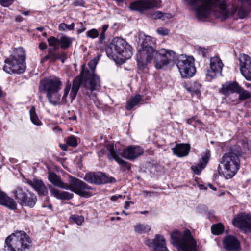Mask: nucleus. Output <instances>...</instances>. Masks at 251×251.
I'll return each instance as SVG.
<instances>
[{"label":"nucleus","instance_id":"1","mask_svg":"<svg viewBox=\"0 0 251 251\" xmlns=\"http://www.w3.org/2000/svg\"><path fill=\"white\" fill-rule=\"evenodd\" d=\"M98 60L97 58L91 60L88 63L90 70H85L83 69L80 75L74 79L69 95L71 102L75 99L81 86L83 93L89 97H91L94 91H98L100 89V78L94 72L98 63Z\"/></svg>","mask_w":251,"mask_h":251},{"label":"nucleus","instance_id":"2","mask_svg":"<svg viewBox=\"0 0 251 251\" xmlns=\"http://www.w3.org/2000/svg\"><path fill=\"white\" fill-rule=\"evenodd\" d=\"M62 85V82L59 78L50 76L40 81L39 90L41 92L46 93V97L51 104L57 105L60 103L61 101L64 103L67 102L68 94L72 89L71 84L68 83L64 87L61 98L59 91Z\"/></svg>","mask_w":251,"mask_h":251},{"label":"nucleus","instance_id":"3","mask_svg":"<svg viewBox=\"0 0 251 251\" xmlns=\"http://www.w3.org/2000/svg\"><path fill=\"white\" fill-rule=\"evenodd\" d=\"M49 179L53 185L62 189L70 190L81 196L89 197L92 195L90 192L92 187L78 178L70 177L69 184H67L61 181L55 173H50Z\"/></svg>","mask_w":251,"mask_h":251},{"label":"nucleus","instance_id":"4","mask_svg":"<svg viewBox=\"0 0 251 251\" xmlns=\"http://www.w3.org/2000/svg\"><path fill=\"white\" fill-rule=\"evenodd\" d=\"M25 59V53L22 48L13 50L10 56L4 60L3 70L10 74L24 73L26 68Z\"/></svg>","mask_w":251,"mask_h":251},{"label":"nucleus","instance_id":"5","mask_svg":"<svg viewBox=\"0 0 251 251\" xmlns=\"http://www.w3.org/2000/svg\"><path fill=\"white\" fill-rule=\"evenodd\" d=\"M108 151L107 155L109 160L114 159L120 164L124 165L126 161L121 157L132 160L141 156L143 153V149L139 146H130L123 150L116 149L113 144H108L106 146Z\"/></svg>","mask_w":251,"mask_h":251},{"label":"nucleus","instance_id":"6","mask_svg":"<svg viewBox=\"0 0 251 251\" xmlns=\"http://www.w3.org/2000/svg\"><path fill=\"white\" fill-rule=\"evenodd\" d=\"M141 47L137 53V61L138 64L144 67L152 60L155 50L152 47L156 43L154 38L144 34L139 35Z\"/></svg>","mask_w":251,"mask_h":251},{"label":"nucleus","instance_id":"7","mask_svg":"<svg viewBox=\"0 0 251 251\" xmlns=\"http://www.w3.org/2000/svg\"><path fill=\"white\" fill-rule=\"evenodd\" d=\"M240 167V160L238 155L233 152L225 153L222 157L220 164L218 167V172L226 179L234 176Z\"/></svg>","mask_w":251,"mask_h":251},{"label":"nucleus","instance_id":"8","mask_svg":"<svg viewBox=\"0 0 251 251\" xmlns=\"http://www.w3.org/2000/svg\"><path fill=\"white\" fill-rule=\"evenodd\" d=\"M105 50L107 56L113 59L119 56H122L124 59H128L133 54L131 46L126 40L120 37L113 38Z\"/></svg>","mask_w":251,"mask_h":251},{"label":"nucleus","instance_id":"9","mask_svg":"<svg viewBox=\"0 0 251 251\" xmlns=\"http://www.w3.org/2000/svg\"><path fill=\"white\" fill-rule=\"evenodd\" d=\"M171 242L179 251H195L196 242L190 231L186 229L183 232L175 230L171 233Z\"/></svg>","mask_w":251,"mask_h":251},{"label":"nucleus","instance_id":"10","mask_svg":"<svg viewBox=\"0 0 251 251\" xmlns=\"http://www.w3.org/2000/svg\"><path fill=\"white\" fill-rule=\"evenodd\" d=\"M31 243L29 236L24 231H16L5 240V248L8 251H23Z\"/></svg>","mask_w":251,"mask_h":251},{"label":"nucleus","instance_id":"11","mask_svg":"<svg viewBox=\"0 0 251 251\" xmlns=\"http://www.w3.org/2000/svg\"><path fill=\"white\" fill-rule=\"evenodd\" d=\"M219 0H183L192 10L196 11L199 18L208 16L210 11L216 6Z\"/></svg>","mask_w":251,"mask_h":251},{"label":"nucleus","instance_id":"12","mask_svg":"<svg viewBox=\"0 0 251 251\" xmlns=\"http://www.w3.org/2000/svg\"><path fill=\"white\" fill-rule=\"evenodd\" d=\"M176 65L183 77H192L196 72L194 58L192 56L180 55L177 58Z\"/></svg>","mask_w":251,"mask_h":251},{"label":"nucleus","instance_id":"13","mask_svg":"<svg viewBox=\"0 0 251 251\" xmlns=\"http://www.w3.org/2000/svg\"><path fill=\"white\" fill-rule=\"evenodd\" d=\"M155 66L157 69H161L164 66L174 63L176 58V53L170 50L161 49L155 51L153 58Z\"/></svg>","mask_w":251,"mask_h":251},{"label":"nucleus","instance_id":"14","mask_svg":"<svg viewBox=\"0 0 251 251\" xmlns=\"http://www.w3.org/2000/svg\"><path fill=\"white\" fill-rule=\"evenodd\" d=\"M84 179L89 183L96 184H102L115 181L112 177L100 172L87 173L84 177Z\"/></svg>","mask_w":251,"mask_h":251},{"label":"nucleus","instance_id":"15","mask_svg":"<svg viewBox=\"0 0 251 251\" xmlns=\"http://www.w3.org/2000/svg\"><path fill=\"white\" fill-rule=\"evenodd\" d=\"M210 69L207 70L206 76L209 80L214 78L217 75H222L223 64L217 56L211 57L210 60Z\"/></svg>","mask_w":251,"mask_h":251},{"label":"nucleus","instance_id":"16","mask_svg":"<svg viewBox=\"0 0 251 251\" xmlns=\"http://www.w3.org/2000/svg\"><path fill=\"white\" fill-rule=\"evenodd\" d=\"M232 223L245 231H251V214H239L233 219Z\"/></svg>","mask_w":251,"mask_h":251},{"label":"nucleus","instance_id":"17","mask_svg":"<svg viewBox=\"0 0 251 251\" xmlns=\"http://www.w3.org/2000/svg\"><path fill=\"white\" fill-rule=\"evenodd\" d=\"M238 60L242 75L246 79L251 80V58L248 55L243 54L240 55Z\"/></svg>","mask_w":251,"mask_h":251},{"label":"nucleus","instance_id":"18","mask_svg":"<svg viewBox=\"0 0 251 251\" xmlns=\"http://www.w3.org/2000/svg\"><path fill=\"white\" fill-rule=\"evenodd\" d=\"M145 244L153 248V251H169L166 246L164 237L160 234H156L153 240L147 239Z\"/></svg>","mask_w":251,"mask_h":251},{"label":"nucleus","instance_id":"19","mask_svg":"<svg viewBox=\"0 0 251 251\" xmlns=\"http://www.w3.org/2000/svg\"><path fill=\"white\" fill-rule=\"evenodd\" d=\"M219 12L218 16L223 19H226L229 15H233L237 10V8L233 5H227L226 2L222 1L218 3V6L217 8Z\"/></svg>","mask_w":251,"mask_h":251},{"label":"nucleus","instance_id":"20","mask_svg":"<svg viewBox=\"0 0 251 251\" xmlns=\"http://www.w3.org/2000/svg\"><path fill=\"white\" fill-rule=\"evenodd\" d=\"M154 4L149 0H141L132 2L130 3L129 8L133 11L143 12L144 10L151 8Z\"/></svg>","mask_w":251,"mask_h":251},{"label":"nucleus","instance_id":"21","mask_svg":"<svg viewBox=\"0 0 251 251\" xmlns=\"http://www.w3.org/2000/svg\"><path fill=\"white\" fill-rule=\"evenodd\" d=\"M27 183L34 188L39 195L46 196L48 194V189L42 180L34 178L27 180Z\"/></svg>","mask_w":251,"mask_h":251},{"label":"nucleus","instance_id":"22","mask_svg":"<svg viewBox=\"0 0 251 251\" xmlns=\"http://www.w3.org/2000/svg\"><path fill=\"white\" fill-rule=\"evenodd\" d=\"M224 247L229 251H239L240 246L239 241L234 236L228 235L223 240Z\"/></svg>","mask_w":251,"mask_h":251},{"label":"nucleus","instance_id":"23","mask_svg":"<svg viewBox=\"0 0 251 251\" xmlns=\"http://www.w3.org/2000/svg\"><path fill=\"white\" fill-rule=\"evenodd\" d=\"M0 204L3 205L11 210L17 208V203L15 200L9 197L7 195L0 190Z\"/></svg>","mask_w":251,"mask_h":251},{"label":"nucleus","instance_id":"24","mask_svg":"<svg viewBox=\"0 0 251 251\" xmlns=\"http://www.w3.org/2000/svg\"><path fill=\"white\" fill-rule=\"evenodd\" d=\"M240 90V87L238 83L234 82H228L223 84L222 88L220 89V92L227 96L230 93H237Z\"/></svg>","mask_w":251,"mask_h":251},{"label":"nucleus","instance_id":"25","mask_svg":"<svg viewBox=\"0 0 251 251\" xmlns=\"http://www.w3.org/2000/svg\"><path fill=\"white\" fill-rule=\"evenodd\" d=\"M172 149L175 155L178 157H183L189 154L190 146L188 144H177Z\"/></svg>","mask_w":251,"mask_h":251},{"label":"nucleus","instance_id":"26","mask_svg":"<svg viewBox=\"0 0 251 251\" xmlns=\"http://www.w3.org/2000/svg\"><path fill=\"white\" fill-rule=\"evenodd\" d=\"M50 191L51 195L53 196L57 199L62 200H70L73 197V194L67 192L61 191L58 189L53 188L51 185L49 186Z\"/></svg>","mask_w":251,"mask_h":251},{"label":"nucleus","instance_id":"27","mask_svg":"<svg viewBox=\"0 0 251 251\" xmlns=\"http://www.w3.org/2000/svg\"><path fill=\"white\" fill-rule=\"evenodd\" d=\"M210 156V154L209 151H206L205 153V154L202 156V161L199 162L196 165H193L191 167L192 170L196 174L199 175L201 172V171L205 168L209 161Z\"/></svg>","mask_w":251,"mask_h":251},{"label":"nucleus","instance_id":"28","mask_svg":"<svg viewBox=\"0 0 251 251\" xmlns=\"http://www.w3.org/2000/svg\"><path fill=\"white\" fill-rule=\"evenodd\" d=\"M13 193L18 202L21 205L29 192L25 187L18 186L13 191Z\"/></svg>","mask_w":251,"mask_h":251},{"label":"nucleus","instance_id":"29","mask_svg":"<svg viewBox=\"0 0 251 251\" xmlns=\"http://www.w3.org/2000/svg\"><path fill=\"white\" fill-rule=\"evenodd\" d=\"M37 202V198L33 193H28L21 204L22 206L33 207Z\"/></svg>","mask_w":251,"mask_h":251},{"label":"nucleus","instance_id":"30","mask_svg":"<svg viewBox=\"0 0 251 251\" xmlns=\"http://www.w3.org/2000/svg\"><path fill=\"white\" fill-rule=\"evenodd\" d=\"M133 227L135 232L138 234H143L151 230V228L148 225L140 223L137 224Z\"/></svg>","mask_w":251,"mask_h":251},{"label":"nucleus","instance_id":"31","mask_svg":"<svg viewBox=\"0 0 251 251\" xmlns=\"http://www.w3.org/2000/svg\"><path fill=\"white\" fill-rule=\"evenodd\" d=\"M142 97L140 95H137L134 97L131 98L127 102L126 108L127 110L131 109L134 106L138 104L141 101Z\"/></svg>","mask_w":251,"mask_h":251},{"label":"nucleus","instance_id":"32","mask_svg":"<svg viewBox=\"0 0 251 251\" xmlns=\"http://www.w3.org/2000/svg\"><path fill=\"white\" fill-rule=\"evenodd\" d=\"M72 40L70 37L66 36H62L59 39V45L64 49H67L72 44Z\"/></svg>","mask_w":251,"mask_h":251},{"label":"nucleus","instance_id":"33","mask_svg":"<svg viewBox=\"0 0 251 251\" xmlns=\"http://www.w3.org/2000/svg\"><path fill=\"white\" fill-rule=\"evenodd\" d=\"M30 119L32 122L35 125L40 126L41 122L39 119L35 111V108L32 106L30 110Z\"/></svg>","mask_w":251,"mask_h":251},{"label":"nucleus","instance_id":"34","mask_svg":"<svg viewBox=\"0 0 251 251\" xmlns=\"http://www.w3.org/2000/svg\"><path fill=\"white\" fill-rule=\"evenodd\" d=\"M201 87V85L199 83L195 82L188 90L192 95L195 94L199 96L200 95Z\"/></svg>","mask_w":251,"mask_h":251},{"label":"nucleus","instance_id":"35","mask_svg":"<svg viewBox=\"0 0 251 251\" xmlns=\"http://www.w3.org/2000/svg\"><path fill=\"white\" fill-rule=\"evenodd\" d=\"M211 231L213 234L220 235L224 231V226L221 224L214 225L211 226Z\"/></svg>","mask_w":251,"mask_h":251},{"label":"nucleus","instance_id":"36","mask_svg":"<svg viewBox=\"0 0 251 251\" xmlns=\"http://www.w3.org/2000/svg\"><path fill=\"white\" fill-rule=\"evenodd\" d=\"M70 220L71 222H75L77 225L80 226L84 222V217L78 215H72L70 217Z\"/></svg>","mask_w":251,"mask_h":251},{"label":"nucleus","instance_id":"37","mask_svg":"<svg viewBox=\"0 0 251 251\" xmlns=\"http://www.w3.org/2000/svg\"><path fill=\"white\" fill-rule=\"evenodd\" d=\"M66 142L68 146L75 147L77 145V138L74 135H71L67 137Z\"/></svg>","mask_w":251,"mask_h":251},{"label":"nucleus","instance_id":"38","mask_svg":"<svg viewBox=\"0 0 251 251\" xmlns=\"http://www.w3.org/2000/svg\"><path fill=\"white\" fill-rule=\"evenodd\" d=\"M237 93L239 94V98L241 100H244L251 97V94L249 92L243 90L241 87L240 91H237Z\"/></svg>","mask_w":251,"mask_h":251},{"label":"nucleus","instance_id":"39","mask_svg":"<svg viewBox=\"0 0 251 251\" xmlns=\"http://www.w3.org/2000/svg\"><path fill=\"white\" fill-rule=\"evenodd\" d=\"M99 35V31L95 28L92 29L91 30H88L86 33V36L88 38H90L92 39L96 38L98 37Z\"/></svg>","mask_w":251,"mask_h":251},{"label":"nucleus","instance_id":"40","mask_svg":"<svg viewBox=\"0 0 251 251\" xmlns=\"http://www.w3.org/2000/svg\"><path fill=\"white\" fill-rule=\"evenodd\" d=\"M74 24L72 23L71 25H67L65 23H61L59 25V29L60 31H64L66 30H71L74 28Z\"/></svg>","mask_w":251,"mask_h":251},{"label":"nucleus","instance_id":"41","mask_svg":"<svg viewBox=\"0 0 251 251\" xmlns=\"http://www.w3.org/2000/svg\"><path fill=\"white\" fill-rule=\"evenodd\" d=\"M49 46L53 47L56 49L59 45V40L56 39L54 37H50L48 39Z\"/></svg>","mask_w":251,"mask_h":251},{"label":"nucleus","instance_id":"42","mask_svg":"<svg viewBox=\"0 0 251 251\" xmlns=\"http://www.w3.org/2000/svg\"><path fill=\"white\" fill-rule=\"evenodd\" d=\"M195 50L200 54H201L202 57H204L208 52V49L207 48L201 47L200 46H197L195 47Z\"/></svg>","mask_w":251,"mask_h":251},{"label":"nucleus","instance_id":"43","mask_svg":"<svg viewBox=\"0 0 251 251\" xmlns=\"http://www.w3.org/2000/svg\"><path fill=\"white\" fill-rule=\"evenodd\" d=\"M169 31L168 29L164 27H159L156 30L157 33L161 36L167 35Z\"/></svg>","mask_w":251,"mask_h":251},{"label":"nucleus","instance_id":"44","mask_svg":"<svg viewBox=\"0 0 251 251\" xmlns=\"http://www.w3.org/2000/svg\"><path fill=\"white\" fill-rule=\"evenodd\" d=\"M238 15L240 18H244L247 14V11L243 7H240L238 11Z\"/></svg>","mask_w":251,"mask_h":251},{"label":"nucleus","instance_id":"45","mask_svg":"<svg viewBox=\"0 0 251 251\" xmlns=\"http://www.w3.org/2000/svg\"><path fill=\"white\" fill-rule=\"evenodd\" d=\"M13 1V0H0V4L4 7H7L11 5Z\"/></svg>","mask_w":251,"mask_h":251},{"label":"nucleus","instance_id":"46","mask_svg":"<svg viewBox=\"0 0 251 251\" xmlns=\"http://www.w3.org/2000/svg\"><path fill=\"white\" fill-rule=\"evenodd\" d=\"M163 17V14L160 11H156L152 14V18L154 19H160Z\"/></svg>","mask_w":251,"mask_h":251},{"label":"nucleus","instance_id":"47","mask_svg":"<svg viewBox=\"0 0 251 251\" xmlns=\"http://www.w3.org/2000/svg\"><path fill=\"white\" fill-rule=\"evenodd\" d=\"M106 150L104 149H102L98 151V155L99 157H101L105 153Z\"/></svg>","mask_w":251,"mask_h":251},{"label":"nucleus","instance_id":"48","mask_svg":"<svg viewBox=\"0 0 251 251\" xmlns=\"http://www.w3.org/2000/svg\"><path fill=\"white\" fill-rule=\"evenodd\" d=\"M80 24H81V26L78 29V30H77V32H78V34L84 32L86 29V28L85 27V26H84L82 24V23H81Z\"/></svg>","mask_w":251,"mask_h":251},{"label":"nucleus","instance_id":"49","mask_svg":"<svg viewBox=\"0 0 251 251\" xmlns=\"http://www.w3.org/2000/svg\"><path fill=\"white\" fill-rule=\"evenodd\" d=\"M122 196L121 195H116L112 196L111 198L112 201H115L117 200L119 198H121Z\"/></svg>","mask_w":251,"mask_h":251},{"label":"nucleus","instance_id":"50","mask_svg":"<svg viewBox=\"0 0 251 251\" xmlns=\"http://www.w3.org/2000/svg\"><path fill=\"white\" fill-rule=\"evenodd\" d=\"M39 48L41 50H44L47 48V45L44 43H41L39 44Z\"/></svg>","mask_w":251,"mask_h":251},{"label":"nucleus","instance_id":"51","mask_svg":"<svg viewBox=\"0 0 251 251\" xmlns=\"http://www.w3.org/2000/svg\"><path fill=\"white\" fill-rule=\"evenodd\" d=\"M131 203V201H126L125 203L124 208L126 209H128L130 206V204Z\"/></svg>","mask_w":251,"mask_h":251},{"label":"nucleus","instance_id":"52","mask_svg":"<svg viewBox=\"0 0 251 251\" xmlns=\"http://www.w3.org/2000/svg\"><path fill=\"white\" fill-rule=\"evenodd\" d=\"M105 39V33L101 32L100 34V42H101Z\"/></svg>","mask_w":251,"mask_h":251},{"label":"nucleus","instance_id":"53","mask_svg":"<svg viewBox=\"0 0 251 251\" xmlns=\"http://www.w3.org/2000/svg\"><path fill=\"white\" fill-rule=\"evenodd\" d=\"M108 27V25H103V26L102 27V32H101L105 33L106 32V31L107 30Z\"/></svg>","mask_w":251,"mask_h":251},{"label":"nucleus","instance_id":"54","mask_svg":"<svg viewBox=\"0 0 251 251\" xmlns=\"http://www.w3.org/2000/svg\"><path fill=\"white\" fill-rule=\"evenodd\" d=\"M76 5H83L84 2L82 0H77L75 2Z\"/></svg>","mask_w":251,"mask_h":251},{"label":"nucleus","instance_id":"55","mask_svg":"<svg viewBox=\"0 0 251 251\" xmlns=\"http://www.w3.org/2000/svg\"><path fill=\"white\" fill-rule=\"evenodd\" d=\"M194 120L195 119L194 118H190V119H188L186 120V122H187V124L190 125V124H191L193 123V122L194 121Z\"/></svg>","mask_w":251,"mask_h":251},{"label":"nucleus","instance_id":"56","mask_svg":"<svg viewBox=\"0 0 251 251\" xmlns=\"http://www.w3.org/2000/svg\"><path fill=\"white\" fill-rule=\"evenodd\" d=\"M199 187L200 188V189H207V186H205L203 184H201V185H199Z\"/></svg>","mask_w":251,"mask_h":251},{"label":"nucleus","instance_id":"57","mask_svg":"<svg viewBox=\"0 0 251 251\" xmlns=\"http://www.w3.org/2000/svg\"><path fill=\"white\" fill-rule=\"evenodd\" d=\"M60 147L62 148V149L63 151H66L67 150V146L65 144L63 145H60Z\"/></svg>","mask_w":251,"mask_h":251},{"label":"nucleus","instance_id":"58","mask_svg":"<svg viewBox=\"0 0 251 251\" xmlns=\"http://www.w3.org/2000/svg\"><path fill=\"white\" fill-rule=\"evenodd\" d=\"M207 187H209L211 189L214 191L216 190V188L211 184H207Z\"/></svg>","mask_w":251,"mask_h":251},{"label":"nucleus","instance_id":"59","mask_svg":"<svg viewBox=\"0 0 251 251\" xmlns=\"http://www.w3.org/2000/svg\"><path fill=\"white\" fill-rule=\"evenodd\" d=\"M16 20L18 22H21L23 20V18L21 16H17Z\"/></svg>","mask_w":251,"mask_h":251},{"label":"nucleus","instance_id":"60","mask_svg":"<svg viewBox=\"0 0 251 251\" xmlns=\"http://www.w3.org/2000/svg\"><path fill=\"white\" fill-rule=\"evenodd\" d=\"M242 1H246L249 4L251 5V0H240Z\"/></svg>","mask_w":251,"mask_h":251},{"label":"nucleus","instance_id":"61","mask_svg":"<svg viewBox=\"0 0 251 251\" xmlns=\"http://www.w3.org/2000/svg\"><path fill=\"white\" fill-rule=\"evenodd\" d=\"M37 30L42 31L43 30V28L42 27H38L37 28Z\"/></svg>","mask_w":251,"mask_h":251},{"label":"nucleus","instance_id":"62","mask_svg":"<svg viewBox=\"0 0 251 251\" xmlns=\"http://www.w3.org/2000/svg\"><path fill=\"white\" fill-rule=\"evenodd\" d=\"M23 14L24 15H25V16H27L29 14V12L28 11H25L23 13Z\"/></svg>","mask_w":251,"mask_h":251},{"label":"nucleus","instance_id":"63","mask_svg":"<svg viewBox=\"0 0 251 251\" xmlns=\"http://www.w3.org/2000/svg\"><path fill=\"white\" fill-rule=\"evenodd\" d=\"M144 193H145L147 195L149 194L150 196H151V193L148 191H144Z\"/></svg>","mask_w":251,"mask_h":251},{"label":"nucleus","instance_id":"64","mask_svg":"<svg viewBox=\"0 0 251 251\" xmlns=\"http://www.w3.org/2000/svg\"><path fill=\"white\" fill-rule=\"evenodd\" d=\"M72 119L74 120H75L76 119V116H75V115L73 116L72 118Z\"/></svg>","mask_w":251,"mask_h":251}]
</instances>
